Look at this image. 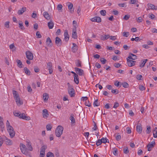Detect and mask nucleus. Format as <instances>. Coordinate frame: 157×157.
Returning <instances> with one entry per match:
<instances>
[{
	"mask_svg": "<svg viewBox=\"0 0 157 157\" xmlns=\"http://www.w3.org/2000/svg\"><path fill=\"white\" fill-rule=\"evenodd\" d=\"M63 128L61 126H58L56 128L55 131V134L56 136L59 137L63 133Z\"/></svg>",
	"mask_w": 157,
	"mask_h": 157,
	"instance_id": "f257e3e1",
	"label": "nucleus"
},
{
	"mask_svg": "<svg viewBox=\"0 0 157 157\" xmlns=\"http://www.w3.org/2000/svg\"><path fill=\"white\" fill-rule=\"evenodd\" d=\"M75 70L77 74L80 76H82L84 75V72L83 70L77 67L75 68Z\"/></svg>",
	"mask_w": 157,
	"mask_h": 157,
	"instance_id": "f03ea898",
	"label": "nucleus"
},
{
	"mask_svg": "<svg viewBox=\"0 0 157 157\" xmlns=\"http://www.w3.org/2000/svg\"><path fill=\"white\" fill-rule=\"evenodd\" d=\"M46 69L49 70V73L52 74L53 72V69L52 63L50 62H48L47 63Z\"/></svg>",
	"mask_w": 157,
	"mask_h": 157,
	"instance_id": "7ed1b4c3",
	"label": "nucleus"
},
{
	"mask_svg": "<svg viewBox=\"0 0 157 157\" xmlns=\"http://www.w3.org/2000/svg\"><path fill=\"white\" fill-rule=\"evenodd\" d=\"M26 58L29 60H33V55L32 53L29 51H27L25 52Z\"/></svg>",
	"mask_w": 157,
	"mask_h": 157,
	"instance_id": "20e7f679",
	"label": "nucleus"
},
{
	"mask_svg": "<svg viewBox=\"0 0 157 157\" xmlns=\"http://www.w3.org/2000/svg\"><path fill=\"white\" fill-rule=\"evenodd\" d=\"M7 129L9 133L10 137L11 138H13L15 136V133L13 127Z\"/></svg>",
	"mask_w": 157,
	"mask_h": 157,
	"instance_id": "39448f33",
	"label": "nucleus"
},
{
	"mask_svg": "<svg viewBox=\"0 0 157 157\" xmlns=\"http://www.w3.org/2000/svg\"><path fill=\"white\" fill-rule=\"evenodd\" d=\"M68 93L71 97H73L75 96V90L73 87L67 88Z\"/></svg>",
	"mask_w": 157,
	"mask_h": 157,
	"instance_id": "423d86ee",
	"label": "nucleus"
},
{
	"mask_svg": "<svg viewBox=\"0 0 157 157\" xmlns=\"http://www.w3.org/2000/svg\"><path fill=\"white\" fill-rule=\"evenodd\" d=\"M55 44L57 46H60L62 44V41L61 39L58 36L55 38Z\"/></svg>",
	"mask_w": 157,
	"mask_h": 157,
	"instance_id": "0eeeda50",
	"label": "nucleus"
},
{
	"mask_svg": "<svg viewBox=\"0 0 157 157\" xmlns=\"http://www.w3.org/2000/svg\"><path fill=\"white\" fill-rule=\"evenodd\" d=\"M19 118L27 121H29L31 119L29 117L26 116L24 113H20Z\"/></svg>",
	"mask_w": 157,
	"mask_h": 157,
	"instance_id": "6e6552de",
	"label": "nucleus"
},
{
	"mask_svg": "<svg viewBox=\"0 0 157 157\" xmlns=\"http://www.w3.org/2000/svg\"><path fill=\"white\" fill-rule=\"evenodd\" d=\"M72 37L74 39H76L77 37L76 25L74 26V28H73V29Z\"/></svg>",
	"mask_w": 157,
	"mask_h": 157,
	"instance_id": "1a4fd4ad",
	"label": "nucleus"
},
{
	"mask_svg": "<svg viewBox=\"0 0 157 157\" xmlns=\"http://www.w3.org/2000/svg\"><path fill=\"white\" fill-rule=\"evenodd\" d=\"M67 5L68 9L70 10V13H73L74 12V9H73V4L71 2H68L67 3Z\"/></svg>",
	"mask_w": 157,
	"mask_h": 157,
	"instance_id": "9d476101",
	"label": "nucleus"
},
{
	"mask_svg": "<svg viewBox=\"0 0 157 157\" xmlns=\"http://www.w3.org/2000/svg\"><path fill=\"white\" fill-rule=\"evenodd\" d=\"M136 62V61L129 59L127 61L128 65L129 67L134 66L135 65Z\"/></svg>",
	"mask_w": 157,
	"mask_h": 157,
	"instance_id": "9b49d317",
	"label": "nucleus"
},
{
	"mask_svg": "<svg viewBox=\"0 0 157 157\" xmlns=\"http://www.w3.org/2000/svg\"><path fill=\"white\" fill-rule=\"evenodd\" d=\"M92 21H95L97 22H100L101 21V19L100 17H95L90 19Z\"/></svg>",
	"mask_w": 157,
	"mask_h": 157,
	"instance_id": "f8f14e48",
	"label": "nucleus"
},
{
	"mask_svg": "<svg viewBox=\"0 0 157 157\" xmlns=\"http://www.w3.org/2000/svg\"><path fill=\"white\" fill-rule=\"evenodd\" d=\"M147 6L148 8H149V9H147V10H149L150 9L151 10H157V7L155 6L154 5L151 4V3H148L147 4Z\"/></svg>",
	"mask_w": 157,
	"mask_h": 157,
	"instance_id": "ddd939ff",
	"label": "nucleus"
},
{
	"mask_svg": "<svg viewBox=\"0 0 157 157\" xmlns=\"http://www.w3.org/2000/svg\"><path fill=\"white\" fill-rule=\"evenodd\" d=\"M142 125L140 124H138L136 126L137 131L139 133H141L142 131Z\"/></svg>",
	"mask_w": 157,
	"mask_h": 157,
	"instance_id": "4468645a",
	"label": "nucleus"
},
{
	"mask_svg": "<svg viewBox=\"0 0 157 157\" xmlns=\"http://www.w3.org/2000/svg\"><path fill=\"white\" fill-rule=\"evenodd\" d=\"M64 40L66 41H67L69 38V36L68 34L67 30H65L64 33Z\"/></svg>",
	"mask_w": 157,
	"mask_h": 157,
	"instance_id": "2eb2a0df",
	"label": "nucleus"
},
{
	"mask_svg": "<svg viewBox=\"0 0 157 157\" xmlns=\"http://www.w3.org/2000/svg\"><path fill=\"white\" fill-rule=\"evenodd\" d=\"M3 139H5L6 140V144L8 145H11L12 144V142L9 139H8L6 136H3Z\"/></svg>",
	"mask_w": 157,
	"mask_h": 157,
	"instance_id": "dca6fc26",
	"label": "nucleus"
},
{
	"mask_svg": "<svg viewBox=\"0 0 157 157\" xmlns=\"http://www.w3.org/2000/svg\"><path fill=\"white\" fill-rule=\"evenodd\" d=\"M46 43L47 45L49 47H51L52 45L51 40L49 37L47 38Z\"/></svg>",
	"mask_w": 157,
	"mask_h": 157,
	"instance_id": "f3484780",
	"label": "nucleus"
},
{
	"mask_svg": "<svg viewBox=\"0 0 157 157\" xmlns=\"http://www.w3.org/2000/svg\"><path fill=\"white\" fill-rule=\"evenodd\" d=\"M42 114L43 117H47L49 115V114L48 113V111L46 109H44L43 110Z\"/></svg>",
	"mask_w": 157,
	"mask_h": 157,
	"instance_id": "a211bd4d",
	"label": "nucleus"
},
{
	"mask_svg": "<svg viewBox=\"0 0 157 157\" xmlns=\"http://www.w3.org/2000/svg\"><path fill=\"white\" fill-rule=\"evenodd\" d=\"M21 150L22 153L26 155L29 153V150L28 148H20Z\"/></svg>",
	"mask_w": 157,
	"mask_h": 157,
	"instance_id": "6ab92c4d",
	"label": "nucleus"
},
{
	"mask_svg": "<svg viewBox=\"0 0 157 157\" xmlns=\"http://www.w3.org/2000/svg\"><path fill=\"white\" fill-rule=\"evenodd\" d=\"M45 148H42L40 152V157H44L45 155Z\"/></svg>",
	"mask_w": 157,
	"mask_h": 157,
	"instance_id": "aec40b11",
	"label": "nucleus"
},
{
	"mask_svg": "<svg viewBox=\"0 0 157 157\" xmlns=\"http://www.w3.org/2000/svg\"><path fill=\"white\" fill-rule=\"evenodd\" d=\"M26 10V7H23L20 10H19L17 12L18 14L19 15L22 14L24 12H25Z\"/></svg>",
	"mask_w": 157,
	"mask_h": 157,
	"instance_id": "412c9836",
	"label": "nucleus"
},
{
	"mask_svg": "<svg viewBox=\"0 0 157 157\" xmlns=\"http://www.w3.org/2000/svg\"><path fill=\"white\" fill-rule=\"evenodd\" d=\"M155 142L154 141H152L149 142L147 145L146 147H153L155 146Z\"/></svg>",
	"mask_w": 157,
	"mask_h": 157,
	"instance_id": "4be33fe9",
	"label": "nucleus"
},
{
	"mask_svg": "<svg viewBox=\"0 0 157 157\" xmlns=\"http://www.w3.org/2000/svg\"><path fill=\"white\" fill-rule=\"evenodd\" d=\"M15 99V100L16 101V103L17 105L18 106H20L22 104L23 102L22 101H21L20 100V97L18 98H17Z\"/></svg>",
	"mask_w": 157,
	"mask_h": 157,
	"instance_id": "5701e85b",
	"label": "nucleus"
},
{
	"mask_svg": "<svg viewBox=\"0 0 157 157\" xmlns=\"http://www.w3.org/2000/svg\"><path fill=\"white\" fill-rule=\"evenodd\" d=\"M16 62L17 63V66L21 68L23 67V65L20 60L17 59V60Z\"/></svg>",
	"mask_w": 157,
	"mask_h": 157,
	"instance_id": "b1692460",
	"label": "nucleus"
},
{
	"mask_svg": "<svg viewBox=\"0 0 157 157\" xmlns=\"http://www.w3.org/2000/svg\"><path fill=\"white\" fill-rule=\"evenodd\" d=\"M148 61V59H144L143 60H142V62L141 64H140V67H144L145 63H146Z\"/></svg>",
	"mask_w": 157,
	"mask_h": 157,
	"instance_id": "393cba45",
	"label": "nucleus"
},
{
	"mask_svg": "<svg viewBox=\"0 0 157 157\" xmlns=\"http://www.w3.org/2000/svg\"><path fill=\"white\" fill-rule=\"evenodd\" d=\"M13 94L15 99L19 97V94L15 90L13 91Z\"/></svg>",
	"mask_w": 157,
	"mask_h": 157,
	"instance_id": "a878e982",
	"label": "nucleus"
},
{
	"mask_svg": "<svg viewBox=\"0 0 157 157\" xmlns=\"http://www.w3.org/2000/svg\"><path fill=\"white\" fill-rule=\"evenodd\" d=\"M74 81L76 84H78L79 83V78L78 75L74 77Z\"/></svg>",
	"mask_w": 157,
	"mask_h": 157,
	"instance_id": "bb28decb",
	"label": "nucleus"
},
{
	"mask_svg": "<svg viewBox=\"0 0 157 157\" xmlns=\"http://www.w3.org/2000/svg\"><path fill=\"white\" fill-rule=\"evenodd\" d=\"M81 61L79 60H76L75 61V64L76 66L77 67H82L81 65Z\"/></svg>",
	"mask_w": 157,
	"mask_h": 157,
	"instance_id": "cd10ccee",
	"label": "nucleus"
},
{
	"mask_svg": "<svg viewBox=\"0 0 157 157\" xmlns=\"http://www.w3.org/2000/svg\"><path fill=\"white\" fill-rule=\"evenodd\" d=\"M44 16L47 20L50 19V16L49 13L47 12H45L44 13Z\"/></svg>",
	"mask_w": 157,
	"mask_h": 157,
	"instance_id": "c85d7f7f",
	"label": "nucleus"
},
{
	"mask_svg": "<svg viewBox=\"0 0 157 157\" xmlns=\"http://www.w3.org/2000/svg\"><path fill=\"white\" fill-rule=\"evenodd\" d=\"M24 70L25 73L27 75H30V71L26 67H24Z\"/></svg>",
	"mask_w": 157,
	"mask_h": 157,
	"instance_id": "c756f323",
	"label": "nucleus"
},
{
	"mask_svg": "<svg viewBox=\"0 0 157 157\" xmlns=\"http://www.w3.org/2000/svg\"><path fill=\"white\" fill-rule=\"evenodd\" d=\"M54 24L52 21H50L48 23V26L50 29H52L54 26Z\"/></svg>",
	"mask_w": 157,
	"mask_h": 157,
	"instance_id": "7c9ffc66",
	"label": "nucleus"
},
{
	"mask_svg": "<svg viewBox=\"0 0 157 157\" xmlns=\"http://www.w3.org/2000/svg\"><path fill=\"white\" fill-rule=\"evenodd\" d=\"M43 97L44 101H47L49 98L48 95L47 93H44L43 95Z\"/></svg>",
	"mask_w": 157,
	"mask_h": 157,
	"instance_id": "2f4dec72",
	"label": "nucleus"
},
{
	"mask_svg": "<svg viewBox=\"0 0 157 157\" xmlns=\"http://www.w3.org/2000/svg\"><path fill=\"white\" fill-rule=\"evenodd\" d=\"M113 153L115 156H117L118 155V151L117 149L115 148L113 149Z\"/></svg>",
	"mask_w": 157,
	"mask_h": 157,
	"instance_id": "473e14b6",
	"label": "nucleus"
},
{
	"mask_svg": "<svg viewBox=\"0 0 157 157\" xmlns=\"http://www.w3.org/2000/svg\"><path fill=\"white\" fill-rule=\"evenodd\" d=\"M153 132L154 137L155 138L157 137V128H155Z\"/></svg>",
	"mask_w": 157,
	"mask_h": 157,
	"instance_id": "72a5a7b5",
	"label": "nucleus"
},
{
	"mask_svg": "<svg viewBox=\"0 0 157 157\" xmlns=\"http://www.w3.org/2000/svg\"><path fill=\"white\" fill-rule=\"evenodd\" d=\"M19 27L22 30H24L25 29L24 27L23 26V23L21 21L19 22Z\"/></svg>",
	"mask_w": 157,
	"mask_h": 157,
	"instance_id": "f704fd0d",
	"label": "nucleus"
},
{
	"mask_svg": "<svg viewBox=\"0 0 157 157\" xmlns=\"http://www.w3.org/2000/svg\"><path fill=\"white\" fill-rule=\"evenodd\" d=\"M26 146L27 147H32L31 146V144L29 140L28 139L26 140Z\"/></svg>",
	"mask_w": 157,
	"mask_h": 157,
	"instance_id": "c9c22d12",
	"label": "nucleus"
},
{
	"mask_svg": "<svg viewBox=\"0 0 157 157\" xmlns=\"http://www.w3.org/2000/svg\"><path fill=\"white\" fill-rule=\"evenodd\" d=\"M151 132V128L150 126H147V130L146 131L147 134H149Z\"/></svg>",
	"mask_w": 157,
	"mask_h": 157,
	"instance_id": "e433bc0d",
	"label": "nucleus"
},
{
	"mask_svg": "<svg viewBox=\"0 0 157 157\" xmlns=\"http://www.w3.org/2000/svg\"><path fill=\"white\" fill-rule=\"evenodd\" d=\"M123 152L125 154H127L129 152V150L128 149V148H123Z\"/></svg>",
	"mask_w": 157,
	"mask_h": 157,
	"instance_id": "4c0bfd02",
	"label": "nucleus"
},
{
	"mask_svg": "<svg viewBox=\"0 0 157 157\" xmlns=\"http://www.w3.org/2000/svg\"><path fill=\"white\" fill-rule=\"evenodd\" d=\"M121 85H122L125 88H127L128 87V84L126 82H124L122 83Z\"/></svg>",
	"mask_w": 157,
	"mask_h": 157,
	"instance_id": "58836bf2",
	"label": "nucleus"
},
{
	"mask_svg": "<svg viewBox=\"0 0 157 157\" xmlns=\"http://www.w3.org/2000/svg\"><path fill=\"white\" fill-rule=\"evenodd\" d=\"M93 105L94 106H98L99 105V103L98 102V99H96L94 101Z\"/></svg>",
	"mask_w": 157,
	"mask_h": 157,
	"instance_id": "ea45409f",
	"label": "nucleus"
},
{
	"mask_svg": "<svg viewBox=\"0 0 157 157\" xmlns=\"http://www.w3.org/2000/svg\"><path fill=\"white\" fill-rule=\"evenodd\" d=\"M47 157H54V156L53 153H52L49 152L47 154Z\"/></svg>",
	"mask_w": 157,
	"mask_h": 157,
	"instance_id": "a19ab883",
	"label": "nucleus"
},
{
	"mask_svg": "<svg viewBox=\"0 0 157 157\" xmlns=\"http://www.w3.org/2000/svg\"><path fill=\"white\" fill-rule=\"evenodd\" d=\"M100 13L101 15L104 16L106 14V11L105 10H102L100 11Z\"/></svg>",
	"mask_w": 157,
	"mask_h": 157,
	"instance_id": "79ce46f5",
	"label": "nucleus"
},
{
	"mask_svg": "<svg viewBox=\"0 0 157 157\" xmlns=\"http://www.w3.org/2000/svg\"><path fill=\"white\" fill-rule=\"evenodd\" d=\"M14 115L16 117H19L20 115V113L19 112H18L17 111H15L13 112Z\"/></svg>",
	"mask_w": 157,
	"mask_h": 157,
	"instance_id": "37998d69",
	"label": "nucleus"
},
{
	"mask_svg": "<svg viewBox=\"0 0 157 157\" xmlns=\"http://www.w3.org/2000/svg\"><path fill=\"white\" fill-rule=\"evenodd\" d=\"M70 119L71 121V122L72 123H75V120L74 118V117L71 115L70 117Z\"/></svg>",
	"mask_w": 157,
	"mask_h": 157,
	"instance_id": "c03bdc74",
	"label": "nucleus"
},
{
	"mask_svg": "<svg viewBox=\"0 0 157 157\" xmlns=\"http://www.w3.org/2000/svg\"><path fill=\"white\" fill-rule=\"evenodd\" d=\"M130 17L129 15H125L123 19L125 20H128Z\"/></svg>",
	"mask_w": 157,
	"mask_h": 157,
	"instance_id": "a18cd8bd",
	"label": "nucleus"
},
{
	"mask_svg": "<svg viewBox=\"0 0 157 157\" xmlns=\"http://www.w3.org/2000/svg\"><path fill=\"white\" fill-rule=\"evenodd\" d=\"M118 5L121 7H126L127 6L125 3H120L118 4Z\"/></svg>",
	"mask_w": 157,
	"mask_h": 157,
	"instance_id": "49530a36",
	"label": "nucleus"
},
{
	"mask_svg": "<svg viewBox=\"0 0 157 157\" xmlns=\"http://www.w3.org/2000/svg\"><path fill=\"white\" fill-rule=\"evenodd\" d=\"M100 61L102 64H105L106 63L107 60L104 58H101L100 59Z\"/></svg>",
	"mask_w": 157,
	"mask_h": 157,
	"instance_id": "de8ad7c7",
	"label": "nucleus"
},
{
	"mask_svg": "<svg viewBox=\"0 0 157 157\" xmlns=\"http://www.w3.org/2000/svg\"><path fill=\"white\" fill-rule=\"evenodd\" d=\"M6 126L7 127V129L12 127L10 125V124L8 120H7L6 121Z\"/></svg>",
	"mask_w": 157,
	"mask_h": 157,
	"instance_id": "09e8293b",
	"label": "nucleus"
},
{
	"mask_svg": "<svg viewBox=\"0 0 157 157\" xmlns=\"http://www.w3.org/2000/svg\"><path fill=\"white\" fill-rule=\"evenodd\" d=\"M136 21L139 23L141 22H142L143 20L142 18L141 17H139L136 19Z\"/></svg>",
	"mask_w": 157,
	"mask_h": 157,
	"instance_id": "8fccbe9b",
	"label": "nucleus"
},
{
	"mask_svg": "<svg viewBox=\"0 0 157 157\" xmlns=\"http://www.w3.org/2000/svg\"><path fill=\"white\" fill-rule=\"evenodd\" d=\"M101 143H105L107 142V139L106 138L102 137L101 139Z\"/></svg>",
	"mask_w": 157,
	"mask_h": 157,
	"instance_id": "3c124183",
	"label": "nucleus"
},
{
	"mask_svg": "<svg viewBox=\"0 0 157 157\" xmlns=\"http://www.w3.org/2000/svg\"><path fill=\"white\" fill-rule=\"evenodd\" d=\"M85 105L86 106L88 107H90L91 106V103L89 101H87L85 102Z\"/></svg>",
	"mask_w": 157,
	"mask_h": 157,
	"instance_id": "603ef678",
	"label": "nucleus"
},
{
	"mask_svg": "<svg viewBox=\"0 0 157 157\" xmlns=\"http://www.w3.org/2000/svg\"><path fill=\"white\" fill-rule=\"evenodd\" d=\"M123 36L125 37H128L129 35V33L128 32H124L123 33Z\"/></svg>",
	"mask_w": 157,
	"mask_h": 157,
	"instance_id": "864d4df0",
	"label": "nucleus"
},
{
	"mask_svg": "<svg viewBox=\"0 0 157 157\" xmlns=\"http://www.w3.org/2000/svg\"><path fill=\"white\" fill-rule=\"evenodd\" d=\"M111 92L115 94H117L119 93L118 91L117 90H111Z\"/></svg>",
	"mask_w": 157,
	"mask_h": 157,
	"instance_id": "5fc2aeb1",
	"label": "nucleus"
},
{
	"mask_svg": "<svg viewBox=\"0 0 157 157\" xmlns=\"http://www.w3.org/2000/svg\"><path fill=\"white\" fill-rule=\"evenodd\" d=\"M52 127V126L50 124H48L46 125V128L48 131L50 130Z\"/></svg>",
	"mask_w": 157,
	"mask_h": 157,
	"instance_id": "6e6d98bb",
	"label": "nucleus"
},
{
	"mask_svg": "<svg viewBox=\"0 0 157 157\" xmlns=\"http://www.w3.org/2000/svg\"><path fill=\"white\" fill-rule=\"evenodd\" d=\"M34 71L36 73H37L39 72L40 71V69L38 67H34Z\"/></svg>",
	"mask_w": 157,
	"mask_h": 157,
	"instance_id": "4d7b16f0",
	"label": "nucleus"
},
{
	"mask_svg": "<svg viewBox=\"0 0 157 157\" xmlns=\"http://www.w3.org/2000/svg\"><path fill=\"white\" fill-rule=\"evenodd\" d=\"M36 35L38 38H40L41 37V35L40 34L39 31H37L36 33Z\"/></svg>",
	"mask_w": 157,
	"mask_h": 157,
	"instance_id": "13d9d810",
	"label": "nucleus"
},
{
	"mask_svg": "<svg viewBox=\"0 0 157 157\" xmlns=\"http://www.w3.org/2000/svg\"><path fill=\"white\" fill-rule=\"evenodd\" d=\"M142 78V76L141 75H138L136 76V78L139 80H141V78Z\"/></svg>",
	"mask_w": 157,
	"mask_h": 157,
	"instance_id": "bf43d9fd",
	"label": "nucleus"
},
{
	"mask_svg": "<svg viewBox=\"0 0 157 157\" xmlns=\"http://www.w3.org/2000/svg\"><path fill=\"white\" fill-rule=\"evenodd\" d=\"M136 2H138V1L136 0H131L129 3L130 4H135Z\"/></svg>",
	"mask_w": 157,
	"mask_h": 157,
	"instance_id": "052dcab7",
	"label": "nucleus"
},
{
	"mask_svg": "<svg viewBox=\"0 0 157 157\" xmlns=\"http://www.w3.org/2000/svg\"><path fill=\"white\" fill-rule=\"evenodd\" d=\"M9 23L10 22L9 21H6L5 23V27L8 28L9 27Z\"/></svg>",
	"mask_w": 157,
	"mask_h": 157,
	"instance_id": "680f3d73",
	"label": "nucleus"
},
{
	"mask_svg": "<svg viewBox=\"0 0 157 157\" xmlns=\"http://www.w3.org/2000/svg\"><path fill=\"white\" fill-rule=\"evenodd\" d=\"M36 14L35 11H34L32 15V17L33 18H36Z\"/></svg>",
	"mask_w": 157,
	"mask_h": 157,
	"instance_id": "e2e57ef3",
	"label": "nucleus"
},
{
	"mask_svg": "<svg viewBox=\"0 0 157 157\" xmlns=\"http://www.w3.org/2000/svg\"><path fill=\"white\" fill-rule=\"evenodd\" d=\"M119 104L118 102H116L114 103L113 107L114 108H117L119 106Z\"/></svg>",
	"mask_w": 157,
	"mask_h": 157,
	"instance_id": "0e129e2a",
	"label": "nucleus"
},
{
	"mask_svg": "<svg viewBox=\"0 0 157 157\" xmlns=\"http://www.w3.org/2000/svg\"><path fill=\"white\" fill-rule=\"evenodd\" d=\"M0 126L1 128H4V123L2 120H0Z\"/></svg>",
	"mask_w": 157,
	"mask_h": 157,
	"instance_id": "69168bd1",
	"label": "nucleus"
},
{
	"mask_svg": "<svg viewBox=\"0 0 157 157\" xmlns=\"http://www.w3.org/2000/svg\"><path fill=\"white\" fill-rule=\"evenodd\" d=\"M27 90L29 92H31L32 91V89L30 85H29L27 87Z\"/></svg>",
	"mask_w": 157,
	"mask_h": 157,
	"instance_id": "338daca9",
	"label": "nucleus"
},
{
	"mask_svg": "<svg viewBox=\"0 0 157 157\" xmlns=\"http://www.w3.org/2000/svg\"><path fill=\"white\" fill-rule=\"evenodd\" d=\"M109 38L111 40H114L116 39L117 38L116 36H110Z\"/></svg>",
	"mask_w": 157,
	"mask_h": 157,
	"instance_id": "774afa93",
	"label": "nucleus"
}]
</instances>
